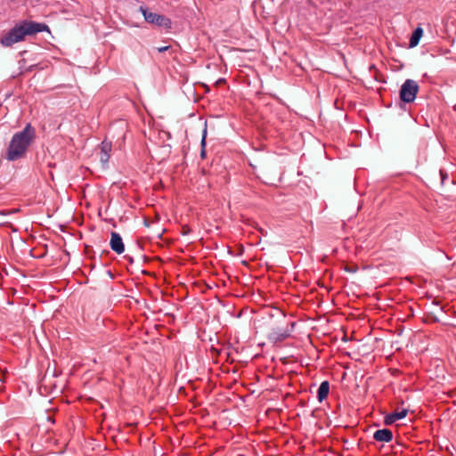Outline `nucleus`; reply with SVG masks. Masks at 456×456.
<instances>
[{
  "label": "nucleus",
  "instance_id": "obj_1",
  "mask_svg": "<svg viewBox=\"0 0 456 456\" xmlns=\"http://www.w3.org/2000/svg\"><path fill=\"white\" fill-rule=\"evenodd\" d=\"M36 137V129L30 125L15 133L7 148L5 159L15 161L23 158Z\"/></svg>",
  "mask_w": 456,
  "mask_h": 456
},
{
  "label": "nucleus",
  "instance_id": "obj_2",
  "mask_svg": "<svg viewBox=\"0 0 456 456\" xmlns=\"http://www.w3.org/2000/svg\"><path fill=\"white\" fill-rule=\"evenodd\" d=\"M43 31H49L47 25L36 21L23 20L4 34L0 38V43L5 47H10L16 43L23 41L26 36L36 35Z\"/></svg>",
  "mask_w": 456,
  "mask_h": 456
},
{
  "label": "nucleus",
  "instance_id": "obj_3",
  "mask_svg": "<svg viewBox=\"0 0 456 456\" xmlns=\"http://www.w3.org/2000/svg\"><path fill=\"white\" fill-rule=\"evenodd\" d=\"M139 12L142 14L144 20L149 24L165 29H170L172 27V21L168 17L152 12L145 4L139 7Z\"/></svg>",
  "mask_w": 456,
  "mask_h": 456
},
{
  "label": "nucleus",
  "instance_id": "obj_4",
  "mask_svg": "<svg viewBox=\"0 0 456 456\" xmlns=\"http://www.w3.org/2000/svg\"><path fill=\"white\" fill-rule=\"evenodd\" d=\"M419 92V85L412 79H406L400 89V99L402 102H412Z\"/></svg>",
  "mask_w": 456,
  "mask_h": 456
},
{
  "label": "nucleus",
  "instance_id": "obj_5",
  "mask_svg": "<svg viewBox=\"0 0 456 456\" xmlns=\"http://www.w3.org/2000/svg\"><path fill=\"white\" fill-rule=\"evenodd\" d=\"M294 322L290 324H287L285 327H276L271 330L268 335V338L270 341L273 343H278L285 340L287 338L290 336L294 329Z\"/></svg>",
  "mask_w": 456,
  "mask_h": 456
},
{
  "label": "nucleus",
  "instance_id": "obj_6",
  "mask_svg": "<svg viewBox=\"0 0 456 456\" xmlns=\"http://www.w3.org/2000/svg\"><path fill=\"white\" fill-rule=\"evenodd\" d=\"M110 248L118 255L122 254L125 251L123 240L119 233L116 232H112L110 234Z\"/></svg>",
  "mask_w": 456,
  "mask_h": 456
},
{
  "label": "nucleus",
  "instance_id": "obj_7",
  "mask_svg": "<svg viewBox=\"0 0 456 456\" xmlns=\"http://www.w3.org/2000/svg\"><path fill=\"white\" fill-rule=\"evenodd\" d=\"M100 149V161L103 166H106L110 157L111 143L103 141L101 143Z\"/></svg>",
  "mask_w": 456,
  "mask_h": 456
},
{
  "label": "nucleus",
  "instance_id": "obj_8",
  "mask_svg": "<svg viewBox=\"0 0 456 456\" xmlns=\"http://www.w3.org/2000/svg\"><path fill=\"white\" fill-rule=\"evenodd\" d=\"M373 438L379 442L388 443L393 439V433L387 428L378 429L374 432Z\"/></svg>",
  "mask_w": 456,
  "mask_h": 456
},
{
  "label": "nucleus",
  "instance_id": "obj_9",
  "mask_svg": "<svg viewBox=\"0 0 456 456\" xmlns=\"http://www.w3.org/2000/svg\"><path fill=\"white\" fill-rule=\"evenodd\" d=\"M407 413H408V410L407 409H402L400 411H398V410L395 411L394 412H391L390 414H387L385 417V423L387 424V425L395 423V421L400 420V419L405 418Z\"/></svg>",
  "mask_w": 456,
  "mask_h": 456
},
{
  "label": "nucleus",
  "instance_id": "obj_10",
  "mask_svg": "<svg viewBox=\"0 0 456 456\" xmlns=\"http://www.w3.org/2000/svg\"><path fill=\"white\" fill-rule=\"evenodd\" d=\"M330 393V383L329 381L325 380L322 381L318 388L317 391V398L320 403H322L323 400H325Z\"/></svg>",
  "mask_w": 456,
  "mask_h": 456
},
{
  "label": "nucleus",
  "instance_id": "obj_11",
  "mask_svg": "<svg viewBox=\"0 0 456 456\" xmlns=\"http://www.w3.org/2000/svg\"><path fill=\"white\" fill-rule=\"evenodd\" d=\"M423 35V29L420 27L415 28L410 38V47H415L419 45V40Z\"/></svg>",
  "mask_w": 456,
  "mask_h": 456
},
{
  "label": "nucleus",
  "instance_id": "obj_12",
  "mask_svg": "<svg viewBox=\"0 0 456 456\" xmlns=\"http://www.w3.org/2000/svg\"><path fill=\"white\" fill-rule=\"evenodd\" d=\"M206 134H207V130L205 129L204 130V133H203V137L201 139V146H202V151H201V157L204 158L205 157V150H204V147H205V144H206Z\"/></svg>",
  "mask_w": 456,
  "mask_h": 456
},
{
  "label": "nucleus",
  "instance_id": "obj_13",
  "mask_svg": "<svg viewBox=\"0 0 456 456\" xmlns=\"http://www.w3.org/2000/svg\"><path fill=\"white\" fill-rule=\"evenodd\" d=\"M169 48H170V46L167 45V46L158 47L157 50L159 53H163V52L167 51Z\"/></svg>",
  "mask_w": 456,
  "mask_h": 456
}]
</instances>
